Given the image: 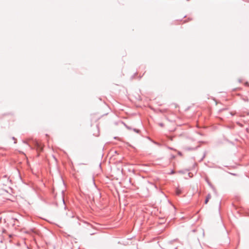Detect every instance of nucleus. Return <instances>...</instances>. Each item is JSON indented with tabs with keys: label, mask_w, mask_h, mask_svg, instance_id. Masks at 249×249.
I'll list each match as a JSON object with an SVG mask.
<instances>
[{
	"label": "nucleus",
	"mask_w": 249,
	"mask_h": 249,
	"mask_svg": "<svg viewBox=\"0 0 249 249\" xmlns=\"http://www.w3.org/2000/svg\"><path fill=\"white\" fill-rule=\"evenodd\" d=\"M33 142L36 147V150L38 152V156H39V153L43 151L44 145L36 140H34Z\"/></svg>",
	"instance_id": "obj_1"
},
{
	"label": "nucleus",
	"mask_w": 249,
	"mask_h": 249,
	"mask_svg": "<svg viewBox=\"0 0 249 249\" xmlns=\"http://www.w3.org/2000/svg\"><path fill=\"white\" fill-rule=\"evenodd\" d=\"M211 198V195L209 194L207 195V197H206V198L205 199V204H207L208 201H209V200Z\"/></svg>",
	"instance_id": "obj_3"
},
{
	"label": "nucleus",
	"mask_w": 249,
	"mask_h": 249,
	"mask_svg": "<svg viewBox=\"0 0 249 249\" xmlns=\"http://www.w3.org/2000/svg\"><path fill=\"white\" fill-rule=\"evenodd\" d=\"M245 100L246 101H247V102L249 101V100H248V99H246V100L245 99Z\"/></svg>",
	"instance_id": "obj_4"
},
{
	"label": "nucleus",
	"mask_w": 249,
	"mask_h": 249,
	"mask_svg": "<svg viewBox=\"0 0 249 249\" xmlns=\"http://www.w3.org/2000/svg\"><path fill=\"white\" fill-rule=\"evenodd\" d=\"M176 194L177 195H179L180 194H181V190L180 188H176Z\"/></svg>",
	"instance_id": "obj_2"
}]
</instances>
